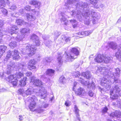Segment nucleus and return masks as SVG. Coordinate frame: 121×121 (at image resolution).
<instances>
[{"mask_svg": "<svg viewBox=\"0 0 121 121\" xmlns=\"http://www.w3.org/2000/svg\"><path fill=\"white\" fill-rule=\"evenodd\" d=\"M37 89H34L31 87H30L25 91V93L27 95H30L35 92H37Z\"/></svg>", "mask_w": 121, "mask_h": 121, "instance_id": "2eb2a0df", "label": "nucleus"}, {"mask_svg": "<svg viewBox=\"0 0 121 121\" xmlns=\"http://www.w3.org/2000/svg\"><path fill=\"white\" fill-rule=\"evenodd\" d=\"M14 64L13 62H11L10 65H8V69H7V73H0V77L2 78L6 79V75H8L10 74L11 72V71L15 67Z\"/></svg>", "mask_w": 121, "mask_h": 121, "instance_id": "423d86ee", "label": "nucleus"}, {"mask_svg": "<svg viewBox=\"0 0 121 121\" xmlns=\"http://www.w3.org/2000/svg\"><path fill=\"white\" fill-rule=\"evenodd\" d=\"M35 41V43L37 46H38L40 44V42L39 40V38L38 39H36Z\"/></svg>", "mask_w": 121, "mask_h": 121, "instance_id": "6e6d98bb", "label": "nucleus"}, {"mask_svg": "<svg viewBox=\"0 0 121 121\" xmlns=\"http://www.w3.org/2000/svg\"><path fill=\"white\" fill-rule=\"evenodd\" d=\"M59 80L60 82L64 83L65 82L66 80L64 77V76H62L60 77L59 78Z\"/></svg>", "mask_w": 121, "mask_h": 121, "instance_id": "c03bdc74", "label": "nucleus"}, {"mask_svg": "<svg viewBox=\"0 0 121 121\" xmlns=\"http://www.w3.org/2000/svg\"><path fill=\"white\" fill-rule=\"evenodd\" d=\"M36 62L35 60H30L28 63V68L30 70L32 69H36V67L35 64Z\"/></svg>", "mask_w": 121, "mask_h": 121, "instance_id": "4468645a", "label": "nucleus"}, {"mask_svg": "<svg viewBox=\"0 0 121 121\" xmlns=\"http://www.w3.org/2000/svg\"><path fill=\"white\" fill-rule=\"evenodd\" d=\"M115 56L121 61V48L118 50L117 52H116Z\"/></svg>", "mask_w": 121, "mask_h": 121, "instance_id": "a878e982", "label": "nucleus"}, {"mask_svg": "<svg viewBox=\"0 0 121 121\" xmlns=\"http://www.w3.org/2000/svg\"><path fill=\"white\" fill-rule=\"evenodd\" d=\"M72 76L74 77H78L80 75V73L78 71H75L72 73Z\"/></svg>", "mask_w": 121, "mask_h": 121, "instance_id": "e433bc0d", "label": "nucleus"}, {"mask_svg": "<svg viewBox=\"0 0 121 121\" xmlns=\"http://www.w3.org/2000/svg\"><path fill=\"white\" fill-rule=\"evenodd\" d=\"M5 5L4 1L3 0H0V7L3 8Z\"/></svg>", "mask_w": 121, "mask_h": 121, "instance_id": "37998d69", "label": "nucleus"}, {"mask_svg": "<svg viewBox=\"0 0 121 121\" xmlns=\"http://www.w3.org/2000/svg\"><path fill=\"white\" fill-rule=\"evenodd\" d=\"M30 30L28 28H22L20 32L21 33V35H26V34L29 33V32Z\"/></svg>", "mask_w": 121, "mask_h": 121, "instance_id": "cd10ccee", "label": "nucleus"}, {"mask_svg": "<svg viewBox=\"0 0 121 121\" xmlns=\"http://www.w3.org/2000/svg\"><path fill=\"white\" fill-rule=\"evenodd\" d=\"M54 70L52 69H48L46 72L45 73L41 76V78L46 81V80H49V79L47 78L48 75L52 76L54 75Z\"/></svg>", "mask_w": 121, "mask_h": 121, "instance_id": "1a4fd4ad", "label": "nucleus"}, {"mask_svg": "<svg viewBox=\"0 0 121 121\" xmlns=\"http://www.w3.org/2000/svg\"><path fill=\"white\" fill-rule=\"evenodd\" d=\"M88 94L89 96L91 97H92L93 96L94 93L92 91H89Z\"/></svg>", "mask_w": 121, "mask_h": 121, "instance_id": "4d7b16f0", "label": "nucleus"}, {"mask_svg": "<svg viewBox=\"0 0 121 121\" xmlns=\"http://www.w3.org/2000/svg\"><path fill=\"white\" fill-rule=\"evenodd\" d=\"M60 34V33L58 32L57 31H56L54 33V35L56 38Z\"/></svg>", "mask_w": 121, "mask_h": 121, "instance_id": "3c124183", "label": "nucleus"}, {"mask_svg": "<svg viewBox=\"0 0 121 121\" xmlns=\"http://www.w3.org/2000/svg\"><path fill=\"white\" fill-rule=\"evenodd\" d=\"M109 46L110 48L114 50L116 49L117 47L116 43L113 42H110L109 43Z\"/></svg>", "mask_w": 121, "mask_h": 121, "instance_id": "c85d7f7f", "label": "nucleus"}, {"mask_svg": "<svg viewBox=\"0 0 121 121\" xmlns=\"http://www.w3.org/2000/svg\"><path fill=\"white\" fill-rule=\"evenodd\" d=\"M112 57L106 55L104 57L103 61L106 63H111L112 61Z\"/></svg>", "mask_w": 121, "mask_h": 121, "instance_id": "4be33fe9", "label": "nucleus"}, {"mask_svg": "<svg viewBox=\"0 0 121 121\" xmlns=\"http://www.w3.org/2000/svg\"><path fill=\"white\" fill-rule=\"evenodd\" d=\"M25 9L27 11H29L30 10V7L29 6L27 5L25 7Z\"/></svg>", "mask_w": 121, "mask_h": 121, "instance_id": "5fc2aeb1", "label": "nucleus"}, {"mask_svg": "<svg viewBox=\"0 0 121 121\" xmlns=\"http://www.w3.org/2000/svg\"><path fill=\"white\" fill-rule=\"evenodd\" d=\"M9 46L12 48H13L16 46V43L13 40L9 44Z\"/></svg>", "mask_w": 121, "mask_h": 121, "instance_id": "c9c22d12", "label": "nucleus"}, {"mask_svg": "<svg viewBox=\"0 0 121 121\" xmlns=\"http://www.w3.org/2000/svg\"><path fill=\"white\" fill-rule=\"evenodd\" d=\"M4 24V22L2 21H0V27H1Z\"/></svg>", "mask_w": 121, "mask_h": 121, "instance_id": "338daca9", "label": "nucleus"}, {"mask_svg": "<svg viewBox=\"0 0 121 121\" xmlns=\"http://www.w3.org/2000/svg\"><path fill=\"white\" fill-rule=\"evenodd\" d=\"M108 110V108L107 107H105L102 110V112L104 113H106Z\"/></svg>", "mask_w": 121, "mask_h": 121, "instance_id": "13d9d810", "label": "nucleus"}, {"mask_svg": "<svg viewBox=\"0 0 121 121\" xmlns=\"http://www.w3.org/2000/svg\"><path fill=\"white\" fill-rule=\"evenodd\" d=\"M77 83L75 82L74 83H73V91H75L76 86L77 85Z\"/></svg>", "mask_w": 121, "mask_h": 121, "instance_id": "69168bd1", "label": "nucleus"}, {"mask_svg": "<svg viewBox=\"0 0 121 121\" xmlns=\"http://www.w3.org/2000/svg\"><path fill=\"white\" fill-rule=\"evenodd\" d=\"M26 16L27 17L28 20L30 21H34L36 18L35 16L28 13L26 14Z\"/></svg>", "mask_w": 121, "mask_h": 121, "instance_id": "393cba45", "label": "nucleus"}, {"mask_svg": "<svg viewBox=\"0 0 121 121\" xmlns=\"http://www.w3.org/2000/svg\"><path fill=\"white\" fill-rule=\"evenodd\" d=\"M1 11L2 12V13L4 15H7L8 14V11L6 9L2 8H1Z\"/></svg>", "mask_w": 121, "mask_h": 121, "instance_id": "8fccbe9b", "label": "nucleus"}, {"mask_svg": "<svg viewBox=\"0 0 121 121\" xmlns=\"http://www.w3.org/2000/svg\"><path fill=\"white\" fill-rule=\"evenodd\" d=\"M84 33V32L83 31L77 33H76V34L77 35V36L80 38H82L84 37L83 35Z\"/></svg>", "mask_w": 121, "mask_h": 121, "instance_id": "a18cd8bd", "label": "nucleus"}, {"mask_svg": "<svg viewBox=\"0 0 121 121\" xmlns=\"http://www.w3.org/2000/svg\"><path fill=\"white\" fill-rule=\"evenodd\" d=\"M25 37L24 35H17L16 38V40L17 41L19 42L22 40Z\"/></svg>", "mask_w": 121, "mask_h": 121, "instance_id": "72a5a7b5", "label": "nucleus"}, {"mask_svg": "<svg viewBox=\"0 0 121 121\" xmlns=\"http://www.w3.org/2000/svg\"><path fill=\"white\" fill-rule=\"evenodd\" d=\"M40 88L39 89V91L37 89V92H36L37 95H38L39 96L40 95L41 98L44 99L47 96L46 91L44 87H42Z\"/></svg>", "mask_w": 121, "mask_h": 121, "instance_id": "9b49d317", "label": "nucleus"}, {"mask_svg": "<svg viewBox=\"0 0 121 121\" xmlns=\"http://www.w3.org/2000/svg\"><path fill=\"white\" fill-rule=\"evenodd\" d=\"M48 106V104L45 103H43L41 104L38 106V108L36 109V111L38 113L42 112L44 111V110L42 108H46Z\"/></svg>", "mask_w": 121, "mask_h": 121, "instance_id": "f8f14e48", "label": "nucleus"}, {"mask_svg": "<svg viewBox=\"0 0 121 121\" xmlns=\"http://www.w3.org/2000/svg\"><path fill=\"white\" fill-rule=\"evenodd\" d=\"M76 92L78 95L83 98H85L87 95L83 88L81 87H80L78 89Z\"/></svg>", "mask_w": 121, "mask_h": 121, "instance_id": "ddd939ff", "label": "nucleus"}, {"mask_svg": "<svg viewBox=\"0 0 121 121\" xmlns=\"http://www.w3.org/2000/svg\"><path fill=\"white\" fill-rule=\"evenodd\" d=\"M26 77H24L22 80L20 81L19 85L21 86H24L26 84Z\"/></svg>", "mask_w": 121, "mask_h": 121, "instance_id": "bb28decb", "label": "nucleus"}, {"mask_svg": "<svg viewBox=\"0 0 121 121\" xmlns=\"http://www.w3.org/2000/svg\"><path fill=\"white\" fill-rule=\"evenodd\" d=\"M12 16L14 17H17L18 16V14L16 13H14L12 14Z\"/></svg>", "mask_w": 121, "mask_h": 121, "instance_id": "e2e57ef3", "label": "nucleus"}, {"mask_svg": "<svg viewBox=\"0 0 121 121\" xmlns=\"http://www.w3.org/2000/svg\"><path fill=\"white\" fill-rule=\"evenodd\" d=\"M104 56L100 54L98 55L95 59V60L96 62L98 63L102 62L103 61Z\"/></svg>", "mask_w": 121, "mask_h": 121, "instance_id": "aec40b11", "label": "nucleus"}, {"mask_svg": "<svg viewBox=\"0 0 121 121\" xmlns=\"http://www.w3.org/2000/svg\"><path fill=\"white\" fill-rule=\"evenodd\" d=\"M19 93L21 94H23V89H20L18 90Z\"/></svg>", "mask_w": 121, "mask_h": 121, "instance_id": "0e129e2a", "label": "nucleus"}, {"mask_svg": "<svg viewBox=\"0 0 121 121\" xmlns=\"http://www.w3.org/2000/svg\"><path fill=\"white\" fill-rule=\"evenodd\" d=\"M91 3L95 6L96 8H98L99 7L97 4L98 1L96 0H90Z\"/></svg>", "mask_w": 121, "mask_h": 121, "instance_id": "f704fd0d", "label": "nucleus"}, {"mask_svg": "<svg viewBox=\"0 0 121 121\" xmlns=\"http://www.w3.org/2000/svg\"><path fill=\"white\" fill-rule=\"evenodd\" d=\"M65 2V5L69 8V5L72 4H74L76 2V0H64Z\"/></svg>", "mask_w": 121, "mask_h": 121, "instance_id": "412c9836", "label": "nucleus"}, {"mask_svg": "<svg viewBox=\"0 0 121 121\" xmlns=\"http://www.w3.org/2000/svg\"><path fill=\"white\" fill-rule=\"evenodd\" d=\"M23 75V73L19 72L18 73H17L16 74L14 75H10L9 76H8V78L6 77V80L10 82L13 80H17L19 79L22 77Z\"/></svg>", "mask_w": 121, "mask_h": 121, "instance_id": "6e6552de", "label": "nucleus"}, {"mask_svg": "<svg viewBox=\"0 0 121 121\" xmlns=\"http://www.w3.org/2000/svg\"><path fill=\"white\" fill-rule=\"evenodd\" d=\"M77 5V6L79 5V6L82 7L83 8V10L85 11H83V13H81L80 10L77 11V13L76 11H72L71 13L72 15L74 17L76 16L77 17L80 21H81L82 17H85L88 20L89 19V18H88V17H91L92 18L93 23L95 24L96 23L95 21L97 20L96 17V13L93 10L89 11L87 9L88 7V6L86 3H84L83 4H79V3H78Z\"/></svg>", "mask_w": 121, "mask_h": 121, "instance_id": "f03ea898", "label": "nucleus"}, {"mask_svg": "<svg viewBox=\"0 0 121 121\" xmlns=\"http://www.w3.org/2000/svg\"><path fill=\"white\" fill-rule=\"evenodd\" d=\"M83 32L84 33V34H83L84 37L85 36H86L89 35L91 34L92 32L91 31H85Z\"/></svg>", "mask_w": 121, "mask_h": 121, "instance_id": "de8ad7c7", "label": "nucleus"}, {"mask_svg": "<svg viewBox=\"0 0 121 121\" xmlns=\"http://www.w3.org/2000/svg\"><path fill=\"white\" fill-rule=\"evenodd\" d=\"M110 116L112 117H116V118H121V112L119 111H116L112 112L110 114Z\"/></svg>", "mask_w": 121, "mask_h": 121, "instance_id": "f3484780", "label": "nucleus"}, {"mask_svg": "<svg viewBox=\"0 0 121 121\" xmlns=\"http://www.w3.org/2000/svg\"><path fill=\"white\" fill-rule=\"evenodd\" d=\"M7 47L6 46L3 45L0 46V52L2 53L5 52V50L6 49Z\"/></svg>", "mask_w": 121, "mask_h": 121, "instance_id": "58836bf2", "label": "nucleus"}, {"mask_svg": "<svg viewBox=\"0 0 121 121\" xmlns=\"http://www.w3.org/2000/svg\"><path fill=\"white\" fill-rule=\"evenodd\" d=\"M97 71L104 75V77L102 78L101 85L108 90L111 88V83H115L119 82L118 79L119 77L120 70L119 68L115 69V72L112 74L110 70L106 69L104 67H97Z\"/></svg>", "mask_w": 121, "mask_h": 121, "instance_id": "f257e3e1", "label": "nucleus"}, {"mask_svg": "<svg viewBox=\"0 0 121 121\" xmlns=\"http://www.w3.org/2000/svg\"><path fill=\"white\" fill-rule=\"evenodd\" d=\"M62 55L60 54H58L57 60L58 61V63L59 64H61L62 63L61 60Z\"/></svg>", "mask_w": 121, "mask_h": 121, "instance_id": "4c0bfd02", "label": "nucleus"}, {"mask_svg": "<svg viewBox=\"0 0 121 121\" xmlns=\"http://www.w3.org/2000/svg\"><path fill=\"white\" fill-rule=\"evenodd\" d=\"M32 73L30 72H27L26 73V76L27 77H29L31 75Z\"/></svg>", "mask_w": 121, "mask_h": 121, "instance_id": "052dcab7", "label": "nucleus"}, {"mask_svg": "<svg viewBox=\"0 0 121 121\" xmlns=\"http://www.w3.org/2000/svg\"><path fill=\"white\" fill-rule=\"evenodd\" d=\"M61 15L62 17V18L61 19V22H63L64 24L65 25H67L68 23V21L64 17V14L63 13H61Z\"/></svg>", "mask_w": 121, "mask_h": 121, "instance_id": "7c9ffc66", "label": "nucleus"}, {"mask_svg": "<svg viewBox=\"0 0 121 121\" xmlns=\"http://www.w3.org/2000/svg\"><path fill=\"white\" fill-rule=\"evenodd\" d=\"M70 22L72 24L73 28H74L77 26V23L76 20H72L70 21Z\"/></svg>", "mask_w": 121, "mask_h": 121, "instance_id": "79ce46f5", "label": "nucleus"}, {"mask_svg": "<svg viewBox=\"0 0 121 121\" xmlns=\"http://www.w3.org/2000/svg\"><path fill=\"white\" fill-rule=\"evenodd\" d=\"M79 82L84 85H87L88 88L90 89H94L95 88V83L92 82L91 83H88L87 81H84V80L81 78H80L79 80Z\"/></svg>", "mask_w": 121, "mask_h": 121, "instance_id": "9d476101", "label": "nucleus"}, {"mask_svg": "<svg viewBox=\"0 0 121 121\" xmlns=\"http://www.w3.org/2000/svg\"><path fill=\"white\" fill-rule=\"evenodd\" d=\"M31 39L35 41L36 40L38 39L39 38L38 37L35 35L33 34L31 36Z\"/></svg>", "mask_w": 121, "mask_h": 121, "instance_id": "49530a36", "label": "nucleus"}, {"mask_svg": "<svg viewBox=\"0 0 121 121\" xmlns=\"http://www.w3.org/2000/svg\"><path fill=\"white\" fill-rule=\"evenodd\" d=\"M27 100L30 102L29 105V108L31 111H33V109L36 106L35 101L37 100V99L35 95H33L28 98Z\"/></svg>", "mask_w": 121, "mask_h": 121, "instance_id": "0eeeda50", "label": "nucleus"}, {"mask_svg": "<svg viewBox=\"0 0 121 121\" xmlns=\"http://www.w3.org/2000/svg\"><path fill=\"white\" fill-rule=\"evenodd\" d=\"M71 103L69 101H65V105L69 107L71 105Z\"/></svg>", "mask_w": 121, "mask_h": 121, "instance_id": "603ef678", "label": "nucleus"}, {"mask_svg": "<svg viewBox=\"0 0 121 121\" xmlns=\"http://www.w3.org/2000/svg\"><path fill=\"white\" fill-rule=\"evenodd\" d=\"M52 60V59L51 57H47L43 59V61L45 64H46L48 63L51 62Z\"/></svg>", "mask_w": 121, "mask_h": 121, "instance_id": "473e14b6", "label": "nucleus"}, {"mask_svg": "<svg viewBox=\"0 0 121 121\" xmlns=\"http://www.w3.org/2000/svg\"><path fill=\"white\" fill-rule=\"evenodd\" d=\"M42 38L44 40V43L45 45L46 46H48L52 42L51 41H49L47 39H46V36L45 35H43Z\"/></svg>", "mask_w": 121, "mask_h": 121, "instance_id": "2f4dec72", "label": "nucleus"}, {"mask_svg": "<svg viewBox=\"0 0 121 121\" xmlns=\"http://www.w3.org/2000/svg\"><path fill=\"white\" fill-rule=\"evenodd\" d=\"M75 112L76 114V119L78 120V121H80V118L79 117V110L78 108L75 105L74 107Z\"/></svg>", "mask_w": 121, "mask_h": 121, "instance_id": "5701e85b", "label": "nucleus"}, {"mask_svg": "<svg viewBox=\"0 0 121 121\" xmlns=\"http://www.w3.org/2000/svg\"><path fill=\"white\" fill-rule=\"evenodd\" d=\"M78 50L76 48H72L70 53L67 54V59L69 61H72L73 60L77 58V56L79 54Z\"/></svg>", "mask_w": 121, "mask_h": 121, "instance_id": "20e7f679", "label": "nucleus"}, {"mask_svg": "<svg viewBox=\"0 0 121 121\" xmlns=\"http://www.w3.org/2000/svg\"><path fill=\"white\" fill-rule=\"evenodd\" d=\"M19 69H22L24 68L25 66L23 65H21L20 64V65H19Z\"/></svg>", "mask_w": 121, "mask_h": 121, "instance_id": "680f3d73", "label": "nucleus"}, {"mask_svg": "<svg viewBox=\"0 0 121 121\" xmlns=\"http://www.w3.org/2000/svg\"><path fill=\"white\" fill-rule=\"evenodd\" d=\"M70 40V38H66L65 40V41L66 42H69Z\"/></svg>", "mask_w": 121, "mask_h": 121, "instance_id": "774afa93", "label": "nucleus"}, {"mask_svg": "<svg viewBox=\"0 0 121 121\" xmlns=\"http://www.w3.org/2000/svg\"><path fill=\"white\" fill-rule=\"evenodd\" d=\"M16 22L17 24L19 25H21L22 24H23L24 23L23 21L21 19L17 20Z\"/></svg>", "mask_w": 121, "mask_h": 121, "instance_id": "ea45409f", "label": "nucleus"}, {"mask_svg": "<svg viewBox=\"0 0 121 121\" xmlns=\"http://www.w3.org/2000/svg\"><path fill=\"white\" fill-rule=\"evenodd\" d=\"M5 32L4 31L0 30V37H1L4 35Z\"/></svg>", "mask_w": 121, "mask_h": 121, "instance_id": "bf43d9fd", "label": "nucleus"}, {"mask_svg": "<svg viewBox=\"0 0 121 121\" xmlns=\"http://www.w3.org/2000/svg\"><path fill=\"white\" fill-rule=\"evenodd\" d=\"M12 52L11 51H9L7 52L6 58L7 59H9L12 55Z\"/></svg>", "mask_w": 121, "mask_h": 121, "instance_id": "a19ab883", "label": "nucleus"}, {"mask_svg": "<svg viewBox=\"0 0 121 121\" xmlns=\"http://www.w3.org/2000/svg\"><path fill=\"white\" fill-rule=\"evenodd\" d=\"M33 84L35 86L40 87L41 88L42 87L43 85V83L42 81L38 79H34Z\"/></svg>", "mask_w": 121, "mask_h": 121, "instance_id": "a211bd4d", "label": "nucleus"}, {"mask_svg": "<svg viewBox=\"0 0 121 121\" xmlns=\"http://www.w3.org/2000/svg\"><path fill=\"white\" fill-rule=\"evenodd\" d=\"M12 56L13 59L18 60L20 59V56L19 55V52L17 50H15L12 52Z\"/></svg>", "mask_w": 121, "mask_h": 121, "instance_id": "6ab92c4d", "label": "nucleus"}, {"mask_svg": "<svg viewBox=\"0 0 121 121\" xmlns=\"http://www.w3.org/2000/svg\"><path fill=\"white\" fill-rule=\"evenodd\" d=\"M19 30L17 29V26L15 25H13L12 27L11 28L9 31V32L11 35L13 34H16L17 33Z\"/></svg>", "mask_w": 121, "mask_h": 121, "instance_id": "dca6fc26", "label": "nucleus"}, {"mask_svg": "<svg viewBox=\"0 0 121 121\" xmlns=\"http://www.w3.org/2000/svg\"><path fill=\"white\" fill-rule=\"evenodd\" d=\"M18 79L12 81L10 82L11 83L14 87L16 86L17 84V81Z\"/></svg>", "mask_w": 121, "mask_h": 121, "instance_id": "09e8293b", "label": "nucleus"}, {"mask_svg": "<svg viewBox=\"0 0 121 121\" xmlns=\"http://www.w3.org/2000/svg\"><path fill=\"white\" fill-rule=\"evenodd\" d=\"M17 8L16 5L14 4H13L11 6L10 9L12 10H14L16 9Z\"/></svg>", "mask_w": 121, "mask_h": 121, "instance_id": "864d4df0", "label": "nucleus"}, {"mask_svg": "<svg viewBox=\"0 0 121 121\" xmlns=\"http://www.w3.org/2000/svg\"><path fill=\"white\" fill-rule=\"evenodd\" d=\"M24 46V47L23 49L21 51L24 54H26L29 56H31L35 54L36 48L34 45L25 44Z\"/></svg>", "mask_w": 121, "mask_h": 121, "instance_id": "7ed1b4c3", "label": "nucleus"}, {"mask_svg": "<svg viewBox=\"0 0 121 121\" xmlns=\"http://www.w3.org/2000/svg\"><path fill=\"white\" fill-rule=\"evenodd\" d=\"M82 76L86 78L87 79H89L91 76V75L89 71H86L85 72L82 73Z\"/></svg>", "mask_w": 121, "mask_h": 121, "instance_id": "c756f323", "label": "nucleus"}, {"mask_svg": "<svg viewBox=\"0 0 121 121\" xmlns=\"http://www.w3.org/2000/svg\"><path fill=\"white\" fill-rule=\"evenodd\" d=\"M110 93V98L112 99H116L118 97L121 96L120 88L117 85H116L113 89L111 90Z\"/></svg>", "mask_w": 121, "mask_h": 121, "instance_id": "39448f33", "label": "nucleus"}, {"mask_svg": "<svg viewBox=\"0 0 121 121\" xmlns=\"http://www.w3.org/2000/svg\"><path fill=\"white\" fill-rule=\"evenodd\" d=\"M30 3L31 4L34 5L36 7H39L41 3L40 2L36 0H33L30 2Z\"/></svg>", "mask_w": 121, "mask_h": 121, "instance_id": "b1692460", "label": "nucleus"}]
</instances>
